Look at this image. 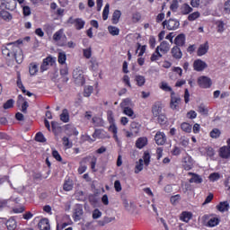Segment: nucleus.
Wrapping results in <instances>:
<instances>
[{"label":"nucleus","mask_w":230,"mask_h":230,"mask_svg":"<svg viewBox=\"0 0 230 230\" xmlns=\"http://www.w3.org/2000/svg\"><path fill=\"white\" fill-rule=\"evenodd\" d=\"M53 40L59 48H65L67 46V36L64 33V29L57 31L53 35Z\"/></svg>","instance_id":"1"},{"label":"nucleus","mask_w":230,"mask_h":230,"mask_svg":"<svg viewBox=\"0 0 230 230\" xmlns=\"http://www.w3.org/2000/svg\"><path fill=\"white\" fill-rule=\"evenodd\" d=\"M108 121L110 123L109 132L113 134V139L119 146H121V140H119V137H118V126L114 122V117L112 114L108 115Z\"/></svg>","instance_id":"2"},{"label":"nucleus","mask_w":230,"mask_h":230,"mask_svg":"<svg viewBox=\"0 0 230 230\" xmlns=\"http://www.w3.org/2000/svg\"><path fill=\"white\" fill-rule=\"evenodd\" d=\"M22 40H18L13 43L7 44V47L2 49L3 56L12 58L13 55V49H15L16 44H22Z\"/></svg>","instance_id":"3"},{"label":"nucleus","mask_w":230,"mask_h":230,"mask_svg":"<svg viewBox=\"0 0 230 230\" xmlns=\"http://www.w3.org/2000/svg\"><path fill=\"white\" fill-rule=\"evenodd\" d=\"M73 78L78 85L85 84V77H84V71L81 68H75L73 72Z\"/></svg>","instance_id":"4"},{"label":"nucleus","mask_w":230,"mask_h":230,"mask_svg":"<svg viewBox=\"0 0 230 230\" xmlns=\"http://www.w3.org/2000/svg\"><path fill=\"white\" fill-rule=\"evenodd\" d=\"M198 84L201 89H209L213 84V82L211 81V78L206 75H201L198 78Z\"/></svg>","instance_id":"5"},{"label":"nucleus","mask_w":230,"mask_h":230,"mask_svg":"<svg viewBox=\"0 0 230 230\" xmlns=\"http://www.w3.org/2000/svg\"><path fill=\"white\" fill-rule=\"evenodd\" d=\"M12 58H15L17 64H22V60H24V56L22 55V50L19 47V44L14 46Z\"/></svg>","instance_id":"6"},{"label":"nucleus","mask_w":230,"mask_h":230,"mask_svg":"<svg viewBox=\"0 0 230 230\" xmlns=\"http://www.w3.org/2000/svg\"><path fill=\"white\" fill-rule=\"evenodd\" d=\"M68 24H74L75 30H84V26H85V21H84L82 18H73L70 17L67 20Z\"/></svg>","instance_id":"7"},{"label":"nucleus","mask_w":230,"mask_h":230,"mask_svg":"<svg viewBox=\"0 0 230 230\" xmlns=\"http://www.w3.org/2000/svg\"><path fill=\"white\" fill-rule=\"evenodd\" d=\"M164 28H166L169 31H174L181 26V23L177 20L170 19L168 21L163 22Z\"/></svg>","instance_id":"8"},{"label":"nucleus","mask_w":230,"mask_h":230,"mask_svg":"<svg viewBox=\"0 0 230 230\" xmlns=\"http://www.w3.org/2000/svg\"><path fill=\"white\" fill-rule=\"evenodd\" d=\"M128 102V99H125L122 103H120V107L123 109V114L131 118V119H136V113H134V110L128 106H125V104Z\"/></svg>","instance_id":"9"},{"label":"nucleus","mask_w":230,"mask_h":230,"mask_svg":"<svg viewBox=\"0 0 230 230\" xmlns=\"http://www.w3.org/2000/svg\"><path fill=\"white\" fill-rule=\"evenodd\" d=\"M181 104V97L175 94V92H172L171 94V102L170 107L172 111H177L179 105Z\"/></svg>","instance_id":"10"},{"label":"nucleus","mask_w":230,"mask_h":230,"mask_svg":"<svg viewBox=\"0 0 230 230\" xmlns=\"http://www.w3.org/2000/svg\"><path fill=\"white\" fill-rule=\"evenodd\" d=\"M155 141L158 146H163L166 144V134L163 131H157L155 136Z\"/></svg>","instance_id":"11"},{"label":"nucleus","mask_w":230,"mask_h":230,"mask_svg":"<svg viewBox=\"0 0 230 230\" xmlns=\"http://www.w3.org/2000/svg\"><path fill=\"white\" fill-rule=\"evenodd\" d=\"M83 216H84V208H82V206L77 205L74 209V214H73L74 222H80V220H82Z\"/></svg>","instance_id":"12"},{"label":"nucleus","mask_w":230,"mask_h":230,"mask_svg":"<svg viewBox=\"0 0 230 230\" xmlns=\"http://www.w3.org/2000/svg\"><path fill=\"white\" fill-rule=\"evenodd\" d=\"M182 166L184 170L190 171L191 168H193V158L190 156V155H187L182 159Z\"/></svg>","instance_id":"13"},{"label":"nucleus","mask_w":230,"mask_h":230,"mask_svg":"<svg viewBox=\"0 0 230 230\" xmlns=\"http://www.w3.org/2000/svg\"><path fill=\"white\" fill-rule=\"evenodd\" d=\"M194 71H204L206 67H208V64L204 62L202 59H197L193 63Z\"/></svg>","instance_id":"14"},{"label":"nucleus","mask_w":230,"mask_h":230,"mask_svg":"<svg viewBox=\"0 0 230 230\" xmlns=\"http://www.w3.org/2000/svg\"><path fill=\"white\" fill-rule=\"evenodd\" d=\"M2 4L6 10L13 12L17 8V0H4Z\"/></svg>","instance_id":"15"},{"label":"nucleus","mask_w":230,"mask_h":230,"mask_svg":"<svg viewBox=\"0 0 230 230\" xmlns=\"http://www.w3.org/2000/svg\"><path fill=\"white\" fill-rule=\"evenodd\" d=\"M208 51H209V42L206 41L205 43L199 45L197 50V55L198 57H204Z\"/></svg>","instance_id":"16"},{"label":"nucleus","mask_w":230,"mask_h":230,"mask_svg":"<svg viewBox=\"0 0 230 230\" xmlns=\"http://www.w3.org/2000/svg\"><path fill=\"white\" fill-rule=\"evenodd\" d=\"M146 145H148V138L146 137H138L135 143V146L138 148V150H142Z\"/></svg>","instance_id":"17"},{"label":"nucleus","mask_w":230,"mask_h":230,"mask_svg":"<svg viewBox=\"0 0 230 230\" xmlns=\"http://www.w3.org/2000/svg\"><path fill=\"white\" fill-rule=\"evenodd\" d=\"M157 51L162 53V55H166L170 51V43L168 41H162L158 47H156Z\"/></svg>","instance_id":"18"},{"label":"nucleus","mask_w":230,"mask_h":230,"mask_svg":"<svg viewBox=\"0 0 230 230\" xmlns=\"http://www.w3.org/2000/svg\"><path fill=\"white\" fill-rule=\"evenodd\" d=\"M199 152L202 155H207L208 157L215 155V150L211 146L200 147Z\"/></svg>","instance_id":"19"},{"label":"nucleus","mask_w":230,"mask_h":230,"mask_svg":"<svg viewBox=\"0 0 230 230\" xmlns=\"http://www.w3.org/2000/svg\"><path fill=\"white\" fill-rule=\"evenodd\" d=\"M38 227L40 230H50L51 225H49V219L48 218H42L39 224Z\"/></svg>","instance_id":"20"},{"label":"nucleus","mask_w":230,"mask_h":230,"mask_svg":"<svg viewBox=\"0 0 230 230\" xmlns=\"http://www.w3.org/2000/svg\"><path fill=\"white\" fill-rule=\"evenodd\" d=\"M219 157H221V159H229L230 149L227 146H224L219 148Z\"/></svg>","instance_id":"21"},{"label":"nucleus","mask_w":230,"mask_h":230,"mask_svg":"<svg viewBox=\"0 0 230 230\" xmlns=\"http://www.w3.org/2000/svg\"><path fill=\"white\" fill-rule=\"evenodd\" d=\"M172 56L176 60H181L182 58V50H181V48L175 46L171 50Z\"/></svg>","instance_id":"22"},{"label":"nucleus","mask_w":230,"mask_h":230,"mask_svg":"<svg viewBox=\"0 0 230 230\" xmlns=\"http://www.w3.org/2000/svg\"><path fill=\"white\" fill-rule=\"evenodd\" d=\"M129 130L135 133V136H139V132H141V124L136 121L131 122Z\"/></svg>","instance_id":"23"},{"label":"nucleus","mask_w":230,"mask_h":230,"mask_svg":"<svg viewBox=\"0 0 230 230\" xmlns=\"http://www.w3.org/2000/svg\"><path fill=\"white\" fill-rule=\"evenodd\" d=\"M189 175H192V177L190 179V182L194 184H202L203 180H202V176L194 173V172H190Z\"/></svg>","instance_id":"24"},{"label":"nucleus","mask_w":230,"mask_h":230,"mask_svg":"<svg viewBox=\"0 0 230 230\" xmlns=\"http://www.w3.org/2000/svg\"><path fill=\"white\" fill-rule=\"evenodd\" d=\"M174 44H176L177 47H182L184 44H186V36L184 34H179L174 39Z\"/></svg>","instance_id":"25"},{"label":"nucleus","mask_w":230,"mask_h":230,"mask_svg":"<svg viewBox=\"0 0 230 230\" xmlns=\"http://www.w3.org/2000/svg\"><path fill=\"white\" fill-rule=\"evenodd\" d=\"M217 209L221 213H226V211H229V203L227 201H222L217 206Z\"/></svg>","instance_id":"26"},{"label":"nucleus","mask_w":230,"mask_h":230,"mask_svg":"<svg viewBox=\"0 0 230 230\" xmlns=\"http://www.w3.org/2000/svg\"><path fill=\"white\" fill-rule=\"evenodd\" d=\"M191 217H193V214H191V212L184 211L181 214L180 220H181V222L188 223L191 220Z\"/></svg>","instance_id":"27"},{"label":"nucleus","mask_w":230,"mask_h":230,"mask_svg":"<svg viewBox=\"0 0 230 230\" xmlns=\"http://www.w3.org/2000/svg\"><path fill=\"white\" fill-rule=\"evenodd\" d=\"M191 12H193V8H191V6H190V4H183L181 6V13L182 15H188V14L191 13Z\"/></svg>","instance_id":"28"},{"label":"nucleus","mask_w":230,"mask_h":230,"mask_svg":"<svg viewBox=\"0 0 230 230\" xmlns=\"http://www.w3.org/2000/svg\"><path fill=\"white\" fill-rule=\"evenodd\" d=\"M88 140L90 141H95V139H102L103 137V130L102 129H95V131L93 134V140L91 138L90 136L87 137Z\"/></svg>","instance_id":"29"},{"label":"nucleus","mask_w":230,"mask_h":230,"mask_svg":"<svg viewBox=\"0 0 230 230\" xmlns=\"http://www.w3.org/2000/svg\"><path fill=\"white\" fill-rule=\"evenodd\" d=\"M119 19H121V11L115 10L112 14L111 22L112 24H118L119 22Z\"/></svg>","instance_id":"30"},{"label":"nucleus","mask_w":230,"mask_h":230,"mask_svg":"<svg viewBox=\"0 0 230 230\" xmlns=\"http://www.w3.org/2000/svg\"><path fill=\"white\" fill-rule=\"evenodd\" d=\"M160 89H162V91H164L165 93H171V95L172 93H174L172 86H170V84H168V83L166 82H162L160 84Z\"/></svg>","instance_id":"31"},{"label":"nucleus","mask_w":230,"mask_h":230,"mask_svg":"<svg viewBox=\"0 0 230 230\" xmlns=\"http://www.w3.org/2000/svg\"><path fill=\"white\" fill-rule=\"evenodd\" d=\"M60 119L63 121V123H69V111H67V109H64L62 111Z\"/></svg>","instance_id":"32"},{"label":"nucleus","mask_w":230,"mask_h":230,"mask_svg":"<svg viewBox=\"0 0 230 230\" xmlns=\"http://www.w3.org/2000/svg\"><path fill=\"white\" fill-rule=\"evenodd\" d=\"M29 72L32 76L37 75V73H39V65H37V63H31L29 66Z\"/></svg>","instance_id":"33"},{"label":"nucleus","mask_w":230,"mask_h":230,"mask_svg":"<svg viewBox=\"0 0 230 230\" xmlns=\"http://www.w3.org/2000/svg\"><path fill=\"white\" fill-rule=\"evenodd\" d=\"M108 31L110 35H112V37H116L119 35V28L116 26H112V25L108 26Z\"/></svg>","instance_id":"34"},{"label":"nucleus","mask_w":230,"mask_h":230,"mask_svg":"<svg viewBox=\"0 0 230 230\" xmlns=\"http://www.w3.org/2000/svg\"><path fill=\"white\" fill-rule=\"evenodd\" d=\"M198 112H199L201 116H208V114H209V110L208 109V107H206V105L200 104L199 106H198Z\"/></svg>","instance_id":"35"},{"label":"nucleus","mask_w":230,"mask_h":230,"mask_svg":"<svg viewBox=\"0 0 230 230\" xmlns=\"http://www.w3.org/2000/svg\"><path fill=\"white\" fill-rule=\"evenodd\" d=\"M220 224V218L218 217H211L208 222V227H217Z\"/></svg>","instance_id":"36"},{"label":"nucleus","mask_w":230,"mask_h":230,"mask_svg":"<svg viewBox=\"0 0 230 230\" xmlns=\"http://www.w3.org/2000/svg\"><path fill=\"white\" fill-rule=\"evenodd\" d=\"M135 80L138 87H143L146 82V79L143 75H136Z\"/></svg>","instance_id":"37"},{"label":"nucleus","mask_w":230,"mask_h":230,"mask_svg":"<svg viewBox=\"0 0 230 230\" xmlns=\"http://www.w3.org/2000/svg\"><path fill=\"white\" fill-rule=\"evenodd\" d=\"M181 128L183 132H186L187 134H190L193 128L190 125V123L182 122L181 125Z\"/></svg>","instance_id":"38"},{"label":"nucleus","mask_w":230,"mask_h":230,"mask_svg":"<svg viewBox=\"0 0 230 230\" xmlns=\"http://www.w3.org/2000/svg\"><path fill=\"white\" fill-rule=\"evenodd\" d=\"M17 87H19V89H21V91L23 93H26V88L24 87V84H22V80L21 79V74H18L17 75Z\"/></svg>","instance_id":"39"},{"label":"nucleus","mask_w":230,"mask_h":230,"mask_svg":"<svg viewBox=\"0 0 230 230\" xmlns=\"http://www.w3.org/2000/svg\"><path fill=\"white\" fill-rule=\"evenodd\" d=\"M90 66L89 69L90 71H98V61H96V59L92 58L89 61Z\"/></svg>","instance_id":"40"},{"label":"nucleus","mask_w":230,"mask_h":230,"mask_svg":"<svg viewBox=\"0 0 230 230\" xmlns=\"http://www.w3.org/2000/svg\"><path fill=\"white\" fill-rule=\"evenodd\" d=\"M161 111H162L161 106H159L158 104H155L152 108L154 118H157V116L161 114Z\"/></svg>","instance_id":"41"},{"label":"nucleus","mask_w":230,"mask_h":230,"mask_svg":"<svg viewBox=\"0 0 230 230\" xmlns=\"http://www.w3.org/2000/svg\"><path fill=\"white\" fill-rule=\"evenodd\" d=\"M66 60H67L66 52H59L58 56V62L61 65H64V64H66Z\"/></svg>","instance_id":"42"},{"label":"nucleus","mask_w":230,"mask_h":230,"mask_svg":"<svg viewBox=\"0 0 230 230\" xmlns=\"http://www.w3.org/2000/svg\"><path fill=\"white\" fill-rule=\"evenodd\" d=\"M111 5L106 4L104 9L102 11V19L103 21H107L109 19V12H110Z\"/></svg>","instance_id":"43"},{"label":"nucleus","mask_w":230,"mask_h":230,"mask_svg":"<svg viewBox=\"0 0 230 230\" xmlns=\"http://www.w3.org/2000/svg\"><path fill=\"white\" fill-rule=\"evenodd\" d=\"M0 17L4 19V21H12V15L5 10L0 11Z\"/></svg>","instance_id":"44"},{"label":"nucleus","mask_w":230,"mask_h":230,"mask_svg":"<svg viewBox=\"0 0 230 230\" xmlns=\"http://www.w3.org/2000/svg\"><path fill=\"white\" fill-rule=\"evenodd\" d=\"M21 7L22 8L24 17H29V15H31V8H30V6L23 4L21 5Z\"/></svg>","instance_id":"45"},{"label":"nucleus","mask_w":230,"mask_h":230,"mask_svg":"<svg viewBox=\"0 0 230 230\" xmlns=\"http://www.w3.org/2000/svg\"><path fill=\"white\" fill-rule=\"evenodd\" d=\"M137 51H139L138 57H143L146 51V45L142 46L141 43H137Z\"/></svg>","instance_id":"46"},{"label":"nucleus","mask_w":230,"mask_h":230,"mask_svg":"<svg viewBox=\"0 0 230 230\" xmlns=\"http://www.w3.org/2000/svg\"><path fill=\"white\" fill-rule=\"evenodd\" d=\"M163 57V54L160 53L157 49H155V52L152 54L151 56V62H155L156 60H159Z\"/></svg>","instance_id":"47"},{"label":"nucleus","mask_w":230,"mask_h":230,"mask_svg":"<svg viewBox=\"0 0 230 230\" xmlns=\"http://www.w3.org/2000/svg\"><path fill=\"white\" fill-rule=\"evenodd\" d=\"M199 17H200V13L199 11H197V12H194V13L189 14L188 21H190V22L197 21V19H199Z\"/></svg>","instance_id":"48"},{"label":"nucleus","mask_w":230,"mask_h":230,"mask_svg":"<svg viewBox=\"0 0 230 230\" xmlns=\"http://www.w3.org/2000/svg\"><path fill=\"white\" fill-rule=\"evenodd\" d=\"M83 55L84 58H91V57H93V49H91V47H89L88 49H84Z\"/></svg>","instance_id":"49"},{"label":"nucleus","mask_w":230,"mask_h":230,"mask_svg":"<svg viewBox=\"0 0 230 230\" xmlns=\"http://www.w3.org/2000/svg\"><path fill=\"white\" fill-rule=\"evenodd\" d=\"M220 134H222V132L220 131V129L218 128H214L210 131V137H212L213 139H217V137L220 136Z\"/></svg>","instance_id":"50"},{"label":"nucleus","mask_w":230,"mask_h":230,"mask_svg":"<svg viewBox=\"0 0 230 230\" xmlns=\"http://www.w3.org/2000/svg\"><path fill=\"white\" fill-rule=\"evenodd\" d=\"M6 226H7V229H9V230H13V229H15V227H17V224H16L15 220H13V219H9L6 222Z\"/></svg>","instance_id":"51"},{"label":"nucleus","mask_w":230,"mask_h":230,"mask_svg":"<svg viewBox=\"0 0 230 230\" xmlns=\"http://www.w3.org/2000/svg\"><path fill=\"white\" fill-rule=\"evenodd\" d=\"M93 90L94 88H93V86H85L84 91V96H85L86 98H89V96L93 94Z\"/></svg>","instance_id":"52"},{"label":"nucleus","mask_w":230,"mask_h":230,"mask_svg":"<svg viewBox=\"0 0 230 230\" xmlns=\"http://www.w3.org/2000/svg\"><path fill=\"white\" fill-rule=\"evenodd\" d=\"M47 60H49V58H44L43 59V62L40 66V71L41 73H44V71H48V69H49V66L48 65V61Z\"/></svg>","instance_id":"53"},{"label":"nucleus","mask_w":230,"mask_h":230,"mask_svg":"<svg viewBox=\"0 0 230 230\" xmlns=\"http://www.w3.org/2000/svg\"><path fill=\"white\" fill-rule=\"evenodd\" d=\"M142 160L146 166H148L150 164V153L145 152Z\"/></svg>","instance_id":"54"},{"label":"nucleus","mask_w":230,"mask_h":230,"mask_svg":"<svg viewBox=\"0 0 230 230\" xmlns=\"http://www.w3.org/2000/svg\"><path fill=\"white\" fill-rule=\"evenodd\" d=\"M63 189L65 191H71V190H73V181H66L63 185Z\"/></svg>","instance_id":"55"},{"label":"nucleus","mask_w":230,"mask_h":230,"mask_svg":"<svg viewBox=\"0 0 230 230\" xmlns=\"http://www.w3.org/2000/svg\"><path fill=\"white\" fill-rule=\"evenodd\" d=\"M143 171V159H139L138 163H137L136 164V170H135V173H139V172Z\"/></svg>","instance_id":"56"},{"label":"nucleus","mask_w":230,"mask_h":230,"mask_svg":"<svg viewBox=\"0 0 230 230\" xmlns=\"http://www.w3.org/2000/svg\"><path fill=\"white\" fill-rule=\"evenodd\" d=\"M208 179L211 181V182H215L220 179V173L213 172L208 176Z\"/></svg>","instance_id":"57"},{"label":"nucleus","mask_w":230,"mask_h":230,"mask_svg":"<svg viewBox=\"0 0 230 230\" xmlns=\"http://www.w3.org/2000/svg\"><path fill=\"white\" fill-rule=\"evenodd\" d=\"M14 103H15V101H13V99H9L5 103H4V109L5 111L8 109H12Z\"/></svg>","instance_id":"58"},{"label":"nucleus","mask_w":230,"mask_h":230,"mask_svg":"<svg viewBox=\"0 0 230 230\" xmlns=\"http://www.w3.org/2000/svg\"><path fill=\"white\" fill-rule=\"evenodd\" d=\"M35 139L39 143H46V137H44V135L42 133H40V132L36 134Z\"/></svg>","instance_id":"59"},{"label":"nucleus","mask_w":230,"mask_h":230,"mask_svg":"<svg viewBox=\"0 0 230 230\" xmlns=\"http://www.w3.org/2000/svg\"><path fill=\"white\" fill-rule=\"evenodd\" d=\"M180 143H181V146L186 148L190 145V138H188L186 137H181Z\"/></svg>","instance_id":"60"},{"label":"nucleus","mask_w":230,"mask_h":230,"mask_svg":"<svg viewBox=\"0 0 230 230\" xmlns=\"http://www.w3.org/2000/svg\"><path fill=\"white\" fill-rule=\"evenodd\" d=\"M114 189L117 193H119V191L123 190V188L121 187V181H119V180L114 181Z\"/></svg>","instance_id":"61"},{"label":"nucleus","mask_w":230,"mask_h":230,"mask_svg":"<svg viewBox=\"0 0 230 230\" xmlns=\"http://www.w3.org/2000/svg\"><path fill=\"white\" fill-rule=\"evenodd\" d=\"M63 145L66 148H71L73 146V143L69 141V138L66 137H63Z\"/></svg>","instance_id":"62"},{"label":"nucleus","mask_w":230,"mask_h":230,"mask_svg":"<svg viewBox=\"0 0 230 230\" xmlns=\"http://www.w3.org/2000/svg\"><path fill=\"white\" fill-rule=\"evenodd\" d=\"M100 217H102V211H100V209H98V208H95L93 211V220H96Z\"/></svg>","instance_id":"63"},{"label":"nucleus","mask_w":230,"mask_h":230,"mask_svg":"<svg viewBox=\"0 0 230 230\" xmlns=\"http://www.w3.org/2000/svg\"><path fill=\"white\" fill-rule=\"evenodd\" d=\"M224 10L226 13H230V0H226L224 4Z\"/></svg>","instance_id":"64"}]
</instances>
